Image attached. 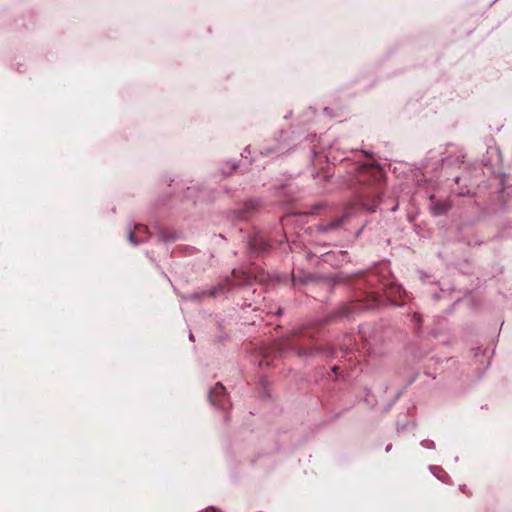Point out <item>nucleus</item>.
<instances>
[{
	"mask_svg": "<svg viewBox=\"0 0 512 512\" xmlns=\"http://www.w3.org/2000/svg\"><path fill=\"white\" fill-rule=\"evenodd\" d=\"M338 369H339V368H338L337 366H334V367L332 368V370H333V372H334V373H337Z\"/></svg>",
	"mask_w": 512,
	"mask_h": 512,
	"instance_id": "obj_11",
	"label": "nucleus"
},
{
	"mask_svg": "<svg viewBox=\"0 0 512 512\" xmlns=\"http://www.w3.org/2000/svg\"><path fill=\"white\" fill-rule=\"evenodd\" d=\"M341 222H342V219H338L337 221L331 222L329 224V228H331V229L335 228V227L339 226Z\"/></svg>",
	"mask_w": 512,
	"mask_h": 512,
	"instance_id": "obj_8",
	"label": "nucleus"
},
{
	"mask_svg": "<svg viewBox=\"0 0 512 512\" xmlns=\"http://www.w3.org/2000/svg\"><path fill=\"white\" fill-rule=\"evenodd\" d=\"M209 400L214 406L225 408L228 402L225 393V387L221 383H217L209 393Z\"/></svg>",
	"mask_w": 512,
	"mask_h": 512,
	"instance_id": "obj_2",
	"label": "nucleus"
},
{
	"mask_svg": "<svg viewBox=\"0 0 512 512\" xmlns=\"http://www.w3.org/2000/svg\"><path fill=\"white\" fill-rule=\"evenodd\" d=\"M355 178L363 185L357 201L353 206H358L368 211H375L380 204V195L384 186L383 171L375 165L354 164Z\"/></svg>",
	"mask_w": 512,
	"mask_h": 512,
	"instance_id": "obj_1",
	"label": "nucleus"
},
{
	"mask_svg": "<svg viewBox=\"0 0 512 512\" xmlns=\"http://www.w3.org/2000/svg\"><path fill=\"white\" fill-rule=\"evenodd\" d=\"M223 288L220 286L218 288H214L213 290H211L209 292V296H215V294L217 293L218 290H222Z\"/></svg>",
	"mask_w": 512,
	"mask_h": 512,
	"instance_id": "obj_10",
	"label": "nucleus"
},
{
	"mask_svg": "<svg viewBox=\"0 0 512 512\" xmlns=\"http://www.w3.org/2000/svg\"><path fill=\"white\" fill-rule=\"evenodd\" d=\"M312 275L311 274H305L304 276H295L293 275V284L294 285H297L298 283L299 284H306L308 283L309 281L312 280Z\"/></svg>",
	"mask_w": 512,
	"mask_h": 512,
	"instance_id": "obj_6",
	"label": "nucleus"
},
{
	"mask_svg": "<svg viewBox=\"0 0 512 512\" xmlns=\"http://www.w3.org/2000/svg\"><path fill=\"white\" fill-rule=\"evenodd\" d=\"M129 241H130L132 244H134V245H136V244H138V243H139V241H138V240L136 239V237H135V233H134V232H131V231L129 232Z\"/></svg>",
	"mask_w": 512,
	"mask_h": 512,
	"instance_id": "obj_7",
	"label": "nucleus"
},
{
	"mask_svg": "<svg viewBox=\"0 0 512 512\" xmlns=\"http://www.w3.org/2000/svg\"><path fill=\"white\" fill-rule=\"evenodd\" d=\"M450 208L451 204L448 201H436L432 204V212L435 216L447 213Z\"/></svg>",
	"mask_w": 512,
	"mask_h": 512,
	"instance_id": "obj_4",
	"label": "nucleus"
},
{
	"mask_svg": "<svg viewBox=\"0 0 512 512\" xmlns=\"http://www.w3.org/2000/svg\"><path fill=\"white\" fill-rule=\"evenodd\" d=\"M135 229L139 232H142V231L145 232L147 230L146 226H144V225H138L135 227Z\"/></svg>",
	"mask_w": 512,
	"mask_h": 512,
	"instance_id": "obj_9",
	"label": "nucleus"
},
{
	"mask_svg": "<svg viewBox=\"0 0 512 512\" xmlns=\"http://www.w3.org/2000/svg\"><path fill=\"white\" fill-rule=\"evenodd\" d=\"M250 246L253 250L264 253L269 250L271 244L264 235H257L250 240Z\"/></svg>",
	"mask_w": 512,
	"mask_h": 512,
	"instance_id": "obj_3",
	"label": "nucleus"
},
{
	"mask_svg": "<svg viewBox=\"0 0 512 512\" xmlns=\"http://www.w3.org/2000/svg\"><path fill=\"white\" fill-rule=\"evenodd\" d=\"M233 277L238 284H249L251 276L247 273L233 271Z\"/></svg>",
	"mask_w": 512,
	"mask_h": 512,
	"instance_id": "obj_5",
	"label": "nucleus"
}]
</instances>
